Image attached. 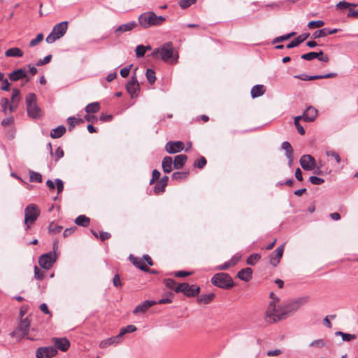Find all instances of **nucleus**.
<instances>
[{
  "label": "nucleus",
  "mask_w": 358,
  "mask_h": 358,
  "mask_svg": "<svg viewBox=\"0 0 358 358\" xmlns=\"http://www.w3.org/2000/svg\"><path fill=\"white\" fill-rule=\"evenodd\" d=\"M66 127L64 126H59L53 129L50 132V136L52 138H58L62 137L66 132Z\"/></svg>",
  "instance_id": "2f4dec72"
},
{
  "label": "nucleus",
  "mask_w": 358,
  "mask_h": 358,
  "mask_svg": "<svg viewBox=\"0 0 358 358\" xmlns=\"http://www.w3.org/2000/svg\"><path fill=\"white\" fill-rule=\"evenodd\" d=\"M56 261V255L55 253L49 252L41 255L39 257V265L44 269H50Z\"/></svg>",
  "instance_id": "1a4fd4ad"
},
{
  "label": "nucleus",
  "mask_w": 358,
  "mask_h": 358,
  "mask_svg": "<svg viewBox=\"0 0 358 358\" xmlns=\"http://www.w3.org/2000/svg\"><path fill=\"white\" fill-rule=\"evenodd\" d=\"M184 148V143L181 141H169L165 145L166 151L171 154L180 152Z\"/></svg>",
  "instance_id": "2eb2a0df"
},
{
  "label": "nucleus",
  "mask_w": 358,
  "mask_h": 358,
  "mask_svg": "<svg viewBox=\"0 0 358 358\" xmlns=\"http://www.w3.org/2000/svg\"><path fill=\"white\" fill-rule=\"evenodd\" d=\"M90 222V220L89 217H87L85 215H79L75 220V223L77 225L82 226V227H87L89 226Z\"/></svg>",
  "instance_id": "72a5a7b5"
},
{
  "label": "nucleus",
  "mask_w": 358,
  "mask_h": 358,
  "mask_svg": "<svg viewBox=\"0 0 358 358\" xmlns=\"http://www.w3.org/2000/svg\"><path fill=\"white\" fill-rule=\"evenodd\" d=\"M67 122L69 124V130L72 131L76 125L83 123V120L80 118L70 117L67 119Z\"/></svg>",
  "instance_id": "c9c22d12"
},
{
  "label": "nucleus",
  "mask_w": 358,
  "mask_h": 358,
  "mask_svg": "<svg viewBox=\"0 0 358 358\" xmlns=\"http://www.w3.org/2000/svg\"><path fill=\"white\" fill-rule=\"evenodd\" d=\"M211 282L222 289H229L234 286L231 277L227 273H218L213 276Z\"/></svg>",
  "instance_id": "20e7f679"
},
{
  "label": "nucleus",
  "mask_w": 358,
  "mask_h": 358,
  "mask_svg": "<svg viewBox=\"0 0 358 358\" xmlns=\"http://www.w3.org/2000/svg\"><path fill=\"white\" fill-rule=\"evenodd\" d=\"M309 181L313 185H321L324 182V180L317 176H310Z\"/></svg>",
  "instance_id": "052dcab7"
},
{
  "label": "nucleus",
  "mask_w": 358,
  "mask_h": 358,
  "mask_svg": "<svg viewBox=\"0 0 358 358\" xmlns=\"http://www.w3.org/2000/svg\"><path fill=\"white\" fill-rule=\"evenodd\" d=\"M152 55L154 58H161L164 62L169 64H176L177 62L178 55H173V48L171 42H167L155 49Z\"/></svg>",
  "instance_id": "f03ea898"
},
{
  "label": "nucleus",
  "mask_w": 358,
  "mask_h": 358,
  "mask_svg": "<svg viewBox=\"0 0 358 358\" xmlns=\"http://www.w3.org/2000/svg\"><path fill=\"white\" fill-rule=\"evenodd\" d=\"M299 163L303 169L306 171H312L316 168V161L310 155H304L301 156Z\"/></svg>",
  "instance_id": "9d476101"
},
{
  "label": "nucleus",
  "mask_w": 358,
  "mask_h": 358,
  "mask_svg": "<svg viewBox=\"0 0 358 358\" xmlns=\"http://www.w3.org/2000/svg\"><path fill=\"white\" fill-rule=\"evenodd\" d=\"M325 343L322 339L315 340L310 343V345L312 347L322 348Z\"/></svg>",
  "instance_id": "0e129e2a"
},
{
  "label": "nucleus",
  "mask_w": 358,
  "mask_h": 358,
  "mask_svg": "<svg viewBox=\"0 0 358 358\" xmlns=\"http://www.w3.org/2000/svg\"><path fill=\"white\" fill-rule=\"evenodd\" d=\"M326 155L328 157H333L338 164H339L341 162V159L338 153L335 152L334 150H328L326 152Z\"/></svg>",
  "instance_id": "4d7b16f0"
},
{
  "label": "nucleus",
  "mask_w": 358,
  "mask_h": 358,
  "mask_svg": "<svg viewBox=\"0 0 358 358\" xmlns=\"http://www.w3.org/2000/svg\"><path fill=\"white\" fill-rule=\"evenodd\" d=\"M188 172H175L172 175V179L176 180H181L187 178Z\"/></svg>",
  "instance_id": "09e8293b"
},
{
  "label": "nucleus",
  "mask_w": 358,
  "mask_h": 358,
  "mask_svg": "<svg viewBox=\"0 0 358 358\" xmlns=\"http://www.w3.org/2000/svg\"><path fill=\"white\" fill-rule=\"evenodd\" d=\"M136 327L134 324H129L125 327H123L120 329L118 336L122 340V337L127 333H132L136 331Z\"/></svg>",
  "instance_id": "4c0bfd02"
},
{
  "label": "nucleus",
  "mask_w": 358,
  "mask_h": 358,
  "mask_svg": "<svg viewBox=\"0 0 358 358\" xmlns=\"http://www.w3.org/2000/svg\"><path fill=\"white\" fill-rule=\"evenodd\" d=\"M308 296H303L284 305L286 317H288L292 315L299 310L301 306L306 304L308 302Z\"/></svg>",
  "instance_id": "6e6552de"
},
{
  "label": "nucleus",
  "mask_w": 358,
  "mask_h": 358,
  "mask_svg": "<svg viewBox=\"0 0 358 358\" xmlns=\"http://www.w3.org/2000/svg\"><path fill=\"white\" fill-rule=\"evenodd\" d=\"M30 327V322L27 318H25L21 321L18 326V331H20L23 336H27L29 334Z\"/></svg>",
  "instance_id": "c85d7f7f"
},
{
  "label": "nucleus",
  "mask_w": 358,
  "mask_h": 358,
  "mask_svg": "<svg viewBox=\"0 0 358 358\" xmlns=\"http://www.w3.org/2000/svg\"><path fill=\"white\" fill-rule=\"evenodd\" d=\"M169 177L166 176H163L160 180L156 182L154 191L156 194L163 193L165 191V187L167 186Z\"/></svg>",
  "instance_id": "412c9836"
},
{
  "label": "nucleus",
  "mask_w": 358,
  "mask_h": 358,
  "mask_svg": "<svg viewBox=\"0 0 358 358\" xmlns=\"http://www.w3.org/2000/svg\"><path fill=\"white\" fill-rule=\"evenodd\" d=\"M337 76V74L336 73H329L325 75H321V76H310L305 74L299 75V76H295L294 78L301 79L302 80H313L317 79H323V78H336Z\"/></svg>",
  "instance_id": "f3484780"
},
{
  "label": "nucleus",
  "mask_w": 358,
  "mask_h": 358,
  "mask_svg": "<svg viewBox=\"0 0 358 358\" xmlns=\"http://www.w3.org/2000/svg\"><path fill=\"white\" fill-rule=\"evenodd\" d=\"M8 78L12 81H17L20 79L26 78V82L29 80V78L27 76V72L24 69H17L8 74Z\"/></svg>",
  "instance_id": "6ab92c4d"
},
{
  "label": "nucleus",
  "mask_w": 358,
  "mask_h": 358,
  "mask_svg": "<svg viewBox=\"0 0 358 358\" xmlns=\"http://www.w3.org/2000/svg\"><path fill=\"white\" fill-rule=\"evenodd\" d=\"M324 25V22L322 20L310 21L308 24L309 29L320 28Z\"/></svg>",
  "instance_id": "603ef678"
},
{
  "label": "nucleus",
  "mask_w": 358,
  "mask_h": 358,
  "mask_svg": "<svg viewBox=\"0 0 358 358\" xmlns=\"http://www.w3.org/2000/svg\"><path fill=\"white\" fill-rule=\"evenodd\" d=\"M196 0H180L179 6L182 8L185 9L189 7L191 5L194 4Z\"/></svg>",
  "instance_id": "864d4df0"
},
{
  "label": "nucleus",
  "mask_w": 358,
  "mask_h": 358,
  "mask_svg": "<svg viewBox=\"0 0 358 358\" xmlns=\"http://www.w3.org/2000/svg\"><path fill=\"white\" fill-rule=\"evenodd\" d=\"M29 178L31 182H42V176L41 173L29 171Z\"/></svg>",
  "instance_id": "a19ab883"
},
{
  "label": "nucleus",
  "mask_w": 358,
  "mask_h": 358,
  "mask_svg": "<svg viewBox=\"0 0 358 358\" xmlns=\"http://www.w3.org/2000/svg\"><path fill=\"white\" fill-rule=\"evenodd\" d=\"M320 55H322V51L320 50L319 52H310L306 54H303L301 55V59L305 60H312L315 59L320 56Z\"/></svg>",
  "instance_id": "58836bf2"
},
{
  "label": "nucleus",
  "mask_w": 358,
  "mask_h": 358,
  "mask_svg": "<svg viewBox=\"0 0 358 358\" xmlns=\"http://www.w3.org/2000/svg\"><path fill=\"white\" fill-rule=\"evenodd\" d=\"M7 57H20L23 55V52L19 48H12L5 52Z\"/></svg>",
  "instance_id": "7c9ffc66"
},
{
  "label": "nucleus",
  "mask_w": 358,
  "mask_h": 358,
  "mask_svg": "<svg viewBox=\"0 0 358 358\" xmlns=\"http://www.w3.org/2000/svg\"><path fill=\"white\" fill-rule=\"evenodd\" d=\"M200 292V287L197 285H189V288L187 289L185 296L188 297H194L199 294Z\"/></svg>",
  "instance_id": "f704fd0d"
},
{
  "label": "nucleus",
  "mask_w": 358,
  "mask_h": 358,
  "mask_svg": "<svg viewBox=\"0 0 358 358\" xmlns=\"http://www.w3.org/2000/svg\"><path fill=\"white\" fill-rule=\"evenodd\" d=\"M67 29L68 22L66 21L57 24L53 27L52 31L46 37V42L50 44L61 38L66 34Z\"/></svg>",
  "instance_id": "423d86ee"
},
{
  "label": "nucleus",
  "mask_w": 358,
  "mask_h": 358,
  "mask_svg": "<svg viewBox=\"0 0 358 358\" xmlns=\"http://www.w3.org/2000/svg\"><path fill=\"white\" fill-rule=\"evenodd\" d=\"M57 354V350L52 346L38 348L36 352L37 358H51Z\"/></svg>",
  "instance_id": "9b49d317"
},
{
  "label": "nucleus",
  "mask_w": 358,
  "mask_h": 358,
  "mask_svg": "<svg viewBox=\"0 0 358 358\" xmlns=\"http://www.w3.org/2000/svg\"><path fill=\"white\" fill-rule=\"evenodd\" d=\"M129 260L137 268L144 271H150L149 268L145 265V263L141 258L135 257L133 255L129 256Z\"/></svg>",
  "instance_id": "b1692460"
},
{
  "label": "nucleus",
  "mask_w": 358,
  "mask_h": 358,
  "mask_svg": "<svg viewBox=\"0 0 358 358\" xmlns=\"http://www.w3.org/2000/svg\"><path fill=\"white\" fill-rule=\"evenodd\" d=\"M100 110V105L98 102H94L89 103L85 107V111L90 114V113H96L99 112Z\"/></svg>",
  "instance_id": "e433bc0d"
},
{
  "label": "nucleus",
  "mask_w": 358,
  "mask_h": 358,
  "mask_svg": "<svg viewBox=\"0 0 358 358\" xmlns=\"http://www.w3.org/2000/svg\"><path fill=\"white\" fill-rule=\"evenodd\" d=\"M173 166V161L172 157L166 156L164 157L162 163L163 171L166 173L171 172Z\"/></svg>",
  "instance_id": "393cba45"
},
{
  "label": "nucleus",
  "mask_w": 358,
  "mask_h": 358,
  "mask_svg": "<svg viewBox=\"0 0 358 358\" xmlns=\"http://www.w3.org/2000/svg\"><path fill=\"white\" fill-rule=\"evenodd\" d=\"M20 101V91L18 89H13L10 99V103H19Z\"/></svg>",
  "instance_id": "79ce46f5"
},
{
  "label": "nucleus",
  "mask_w": 358,
  "mask_h": 358,
  "mask_svg": "<svg viewBox=\"0 0 358 358\" xmlns=\"http://www.w3.org/2000/svg\"><path fill=\"white\" fill-rule=\"evenodd\" d=\"M156 303L157 302L154 301H145L143 303L139 304L136 307V308L133 310V313H144L148 310V308L155 305Z\"/></svg>",
  "instance_id": "aec40b11"
},
{
  "label": "nucleus",
  "mask_w": 358,
  "mask_h": 358,
  "mask_svg": "<svg viewBox=\"0 0 358 358\" xmlns=\"http://www.w3.org/2000/svg\"><path fill=\"white\" fill-rule=\"evenodd\" d=\"M146 48L143 45H139L136 48V54L138 57H143L145 54Z\"/></svg>",
  "instance_id": "13d9d810"
},
{
  "label": "nucleus",
  "mask_w": 358,
  "mask_h": 358,
  "mask_svg": "<svg viewBox=\"0 0 358 358\" xmlns=\"http://www.w3.org/2000/svg\"><path fill=\"white\" fill-rule=\"evenodd\" d=\"M271 301L265 313V320L267 322L275 323L287 318L284 306H280L279 299L273 293L270 294Z\"/></svg>",
  "instance_id": "f257e3e1"
},
{
  "label": "nucleus",
  "mask_w": 358,
  "mask_h": 358,
  "mask_svg": "<svg viewBox=\"0 0 358 358\" xmlns=\"http://www.w3.org/2000/svg\"><path fill=\"white\" fill-rule=\"evenodd\" d=\"M62 229L63 227L62 226L57 225L54 222L50 223L48 227L49 232L53 234L59 233Z\"/></svg>",
  "instance_id": "37998d69"
},
{
  "label": "nucleus",
  "mask_w": 358,
  "mask_h": 358,
  "mask_svg": "<svg viewBox=\"0 0 358 358\" xmlns=\"http://www.w3.org/2000/svg\"><path fill=\"white\" fill-rule=\"evenodd\" d=\"M13 122H14L13 117L10 116V117L4 118L1 122V124L4 127H6V126L11 125L13 123Z\"/></svg>",
  "instance_id": "774afa93"
},
{
  "label": "nucleus",
  "mask_w": 358,
  "mask_h": 358,
  "mask_svg": "<svg viewBox=\"0 0 358 358\" xmlns=\"http://www.w3.org/2000/svg\"><path fill=\"white\" fill-rule=\"evenodd\" d=\"M308 36L309 34H303L299 35L298 37H296L287 45V48L290 49L298 46L301 43H303Z\"/></svg>",
  "instance_id": "cd10ccee"
},
{
  "label": "nucleus",
  "mask_w": 358,
  "mask_h": 358,
  "mask_svg": "<svg viewBox=\"0 0 358 358\" xmlns=\"http://www.w3.org/2000/svg\"><path fill=\"white\" fill-rule=\"evenodd\" d=\"M8 104H9L8 99H7L6 97H3L1 99L0 105L2 108V112L5 115H7L8 112Z\"/></svg>",
  "instance_id": "a18cd8bd"
},
{
  "label": "nucleus",
  "mask_w": 358,
  "mask_h": 358,
  "mask_svg": "<svg viewBox=\"0 0 358 358\" xmlns=\"http://www.w3.org/2000/svg\"><path fill=\"white\" fill-rule=\"evenodd\" d=\"M120 342L121 339L120 338V336L117 335L116 336L110 337L101 341V343H99V347L101 348H106L112 345H117Z\"/></svg>",
  "instance_id": "4be33fe9"
},
{
  "label": "nucleus",
  "mask_w": 358,
  "mask_h": 358,
  "mask_svg": "<svg viewBox=\"0 0 358 358\" xmlns=\"http://www.w3.org/2000/svg\"><path fill=\"white\" fill-rule=\"evenodd\" d=\"M261 259V255L257 254V253H255V254H252L251 255H250L247 260H246V262H247V264L248 265H250V266H253L255 265L259 259Z\"/></svg>",
  "instance_id": "ea45409f"
},
{
  "label": "nucleus",
  "mask_w": 358,
  "mask_h": 358,
  "mask_svg": "<svg viewBox=\"0 0 358 358\" xmlns=\"http://www.w3.org/2000/svg\"><path fill=\"white\" fill-rule=\"evenodd\" d=\"M164 283L165 284L166 287L172 289H174V288H176V287L177 286L176 282L171 278L165 279L164 280Z\"/></svg>",
  "instance_id": "bf43d9fd"
},
{
  "label": "nucleus",
  "mask_w": 358,
  "mask_h": 358,
  "mask_svg": "<svg viewBox=\"0 0 358 358\" xmlns=\"http://www.w3.org/2000/svg\"><path fill=\"white\" fill-rule=\"evenodd\" d=\"M146 78L149 83L152 85L156 80L155 71L150 69H148L146 70Z\"/></svg>",
  "instance_id": "c03bdc74"
},
{
  "label": "nucleus",
  "mask_w": 358,
  "mask_h": 358,
  "mask_svg": "<svg viewBox=\"0 0 358 358\" xmlns=\"http://www.w3.org/2000/svg\"><path fill=\"white\" fill-rule=\"evenodd\" d=\"M0 89L7 92L10 90V83H8L7 79H2L1 86L0 87Z\"/></svg>",
  "instance_id": "338daca9"
},
{
  "label": "nucleus",
  "mask_w": 358,
  "mask_h": 358,
  "mask_svg": "<svg viewBox=\"0 0 358 358\" xmlns=\"http://www.w3.org/2000/svg\"><path fill=\"white\" fill-rule=\"evenodd\" d=\"M45 272L41 270L37 266L34 267V278L38 280H42L45 277Z\"/></svg>",
  "instance_id": "8fccbe9b"
},
{
  "label": "nucleus",
  "mask_w": 358,
  "mask_h": 358,
  "mask_svg": "<svg viewBox=\"0 0 358 358\" xmlns=\"http://www.w3.org/2000/svg\"><path fill=\"white\" fill-rule=\"evenodd\" d=\"M285 244L278 247L270 256V264L273 266H276L283 255Z\"/></svg>",
  "instance_id": "4468645a"
},
{
  "label": "nucleus",
  "mask_w": 358,
  "mask_h": 358,
  "mask_svg": "<svg viewBox=\"0 0 358 358\" xmlns=\"http://www.w3.org/2000/svg\"><path fill=\"white\" fill-rule=\"evenodd\" d=\"M26 106L27 114L31 118H38L41 116V109L36 103V96L34 93H29L26 96Z\"/></svg>",
  "instance_id": "0eeeda50"
},
{
  "label": "nucleus",
  "mask_w": 358,
  "mask_h": 358,
  "mask_svg": "<svg viewBox=\"0 0 358 358\" xmlns=\"http://www.w3.org/2000/svg\"><path fill=\"white\" fill-rule=\"evenodd\" d=\"M303 120L308 122H313L318 114L317 110L313 107L308 106L303 112Z\"/></svg>",
  "instance_id": "a211bd4d"
},
{
  "label": "nucleus",
  "mask_w": 358,
  "mask_h": 358,
  "mask_svg": "<svg viewBox=\"0 0 358 358\" xmlns=\"http://www.w3.org/2000/svg\"><path fill=\"white\" fill-rule=\"evenodd\" d=\"M51 59H52V55H47L43 59H40L37 62L36 65L37 66H41V65L47 64H48L50 62Z\"/></svg>",
  "instance_id": "69168bd1"
},
{
  "label": "nucleus",
  "mask_w": 358,
  "mask_h": 358,
  "mask_svg": "<svg viewBox=\"0 0 358 358\" xmlns=\"http://www.w3.org/2000/svg\"><path fill=\"white\" fill-rule=\"evenodd\" d=\"M52 342L54 344V348L62 352H66L70 348V342L66 337L57 338L53 337Z\"/></svg>",
  "instance_id": "f8f14e48"
},
{
  "label": "nucleus",
  "mask_w": 358,
  "mask_h": 358,
  "mask_svg": "<svg viewBox=\"0 0 358 358\" xmlns=\"http://www.w3.org/2000/svg\"><path fill=\"white\" fill-rule=\"evenodd\" d=\"M266 92V87L263 85H257L251 90V96L252 98H257L262 96Z\"/></svg>",
  "instance_id": "c756f323"
},
{
  "label": "nucleus",
  "mask_w": 358,
  "mask_h": 358,
  "mask_svg": "<svg viewBox=\"0 0 358 358\" xmlns=\"http://www.w3.org/2000/svg\"><path fill=\"white\" fill-rule=\"evenodd\" d=\"M137 27V23L135 21H131L126 24L118 26L114 33L116 37H119L122 34L130 31Z\"/></svg>",
  "instance_id": "dca6fc26"
},
{
  "label": "nucleus",
  "mask_w": 358,
  "mask_h": 358,
  "mask_svg": "<svg viewBox=\"0 0 358 358\" xmlns=\"http://www.w3.org/2000/svg\"><path fill=\"white\" fill-rule=\"evenodd\" d=\"M166 18L163 16H157L154 12L148 11L141 14L138 17L140 25L145 28H149L152 26L161 25Z\"/></svg>",
  "instance_id": "7ed1b4c3"
},
{
  "label": "nucleus",
  "mask_w": 358,
  "mask_h": 358,
  "mask_svg": "<svg viewBox=\"0 0 358 358\" xmlns=\"http://www.w3.org/2000/svg\"><path fill=\"white\" fill-rule=\"evenodd\" d=\"M336 334L341 336L344 341H350L356 338V336L354 334H345L341 331L336 332Z\"/></svg>",
  "instance_id": "5fc2aeb1"
},
{
  "label": "nucleus",
  "mask_w": 358,
  "mask_h": 358,
  "mask_svg": "<svg viewBox=\"0 0 358 358\" xmlns=\"http://www.w3.org/2000/svg\"><path fill=\"white\" fill-rule=\"evenodd\" d=\"M282 148L286 152V157L289 159V164L291 165L293 162L294 150L291 144L287 142H283L282 144Z\"/></svg>",
  "instance_id": "a878e982"
},
{
  "label": "nucleus",
  "mask_w": 358,
  "mask_h": 358,
  "mask_svg": "<svg viewBox=\"0 0 358 358\" xmlns=\"http://www.w3.org/2000/svg\"><path fill=\"white\" fill-rule=\"evenodd\" d=\"M252 270L251 268H245L239 271L237 277L241 280L248 282L252 278Z\"/></svg>",
  "instance_id": "5701e85b"
},
{
  "label": "nucleus",
  "mask_w": 358,
  "mask_h": 358,
  "mask_svg": "<svg viewBox=\"0 0 358 358\" xmlns=\"http://www.w3.org/2000/svg\"><path fill=\"white\" fill-rule=\"evenodd\" d=\"M38 207L34 203L28 205L24 209V224L26 230H28L31 226L36 222L40 215Z\"/></svg>",
  "instance_id": "39448f33"
},
{
  "label": "nucleus",
  "mask_w": 358,
  "mask_h": 358,
  "mask_svg": "<svg viewBox=\"0 0 358 358\" xmlns=\"http://www.w3.org/2000/svg\"><path fill=\"white\" fill-rule=\"evenodd\" d=\"M189 284L187 283H181L179 285H177L176 288H174V290L176 292H182L185 295L187 293V289L189 288Z\"/></svg>",
  "instance_id": "de8ad7c7"
},
{
  "label": "nucleus",
  "mask_w": 358,
  "mask_h": 358,
  "mask_svg": "<svg viewBox=\"0 0 358 358\" xmlns=\"http://www.w3.org/2000/svg\"><path fill=\"white\" fill-rule=\"evenodd\" d=\"M43 40V34H37L36 37L29 42V47L33 48L38 44H39Z\"/></svg>",
  "instance_id": "3c124183"
},
{
  "label": "nucleus",
  "mask_w": 358,
  "mask_h": 358,
  "mask_svg": "<svg viewBox=\"0 0 358 358\" xmlns=\"http://www.w3.org/2000/svg\"><path fill=\"white\" fill-rule=\"evenodd\" d=\"M351 6L355 7V6H357V5L348 3L345 1H340L336 5V8L339 10H345V9L349 8Z\"/></svg>",
  "instance_id": "49530a36"
},
{
  "label": "nucleus",
  "mask_w": 358,
  "mask_h": 358,
  "mask_svg": "<svg viewBox=\"0 0 358 358\" xmlns=\"http://www.w3.org/2000/svg\"><path fill=\"white\" fill-rule=\"evenodd\" d=\"M327 35H328L327 29L324 28V29H322L320 30L316 31L313 34V36L314 38H318L325 37Z\"/></svg>",
  "instance_id": "6e6d98bb"
},
{
  "label": "nucleus",
  "mask_w": 358,
  "mask_h": 358,
  "mask_svg": "<svg viewBox=\"0 0 358 358\" xmlns=\"http://www.w3.org/2000/svg\"><path fill=\"white\" fill-rule=\"evenodd\" d=\"M241 259V255L236 254L234 256H233L229 262L231 266L233 267L238 264V262L240 261Z\"/></svg>",
  "instance_id": "e2e57ef3"
},
{
  "label": "nucleus",
  "mask_w": 358,
  "mask_h": 358,
  "mask_svg": "<svg viewBox=\"0 0 358 358\" xmlns=\"http://www.w3.org/2000/svg\"><path fill=\"white\" fill-rule=\"evenodd\" d=\"M206 159L204 157H201L200 159L194 163V166L199 169H202L206 164Z\"/></svg>",
  "instance_id": "680f3d73"
},
{
  "label": "nucleus",
  "mask_w": 358,
  "mask_h": 358,
  "mask_svg": "<svg viewBox=\"0 0 358 358\" xmlns=\"http://www.w3.org/2000/svg\"><path fill=\"white\" fill-rule=\"evenodd\" d=\"M127 92L133 98L138 96L140 90L139 83L136 76H132L126 85Z\"/></svg>",
  "instance_id": "ddd939ff"
},
{
  "label": "nucleus",
  "mask_w": 358,
  "mask_h": 358,
  "mask_svg": "<svg viewBox=\"0 0 358 358\" xmlns=\"http://www.w3.org/2000/svg\"><path fill=\"white\" fill-rule=\"evenodd\" d=\"M187 157L185 155H179L175 157L173 160V168L176 169H181L186 163Z\"/></svg>",
  "instance_id": "bb28decb"
},
{
  "label": "nucleus",
  "mask_w": 358,
  "mask_h": 358,
  "mask_svg": "<svg viewBox=\"0 0 358 358\" xmlns=\"http://www.w3.org/2000/svg\"><path fill=\"white\" fill-rule=\"evenodd\" d=\"M215 298V294L213 293H210V294H203V295H201L199 298H198V302L199 303H204V304H208L210 303L211 301H213V300Z\"/></svg>",
  "instance_id": "473e14b6"
}]
</instances>
